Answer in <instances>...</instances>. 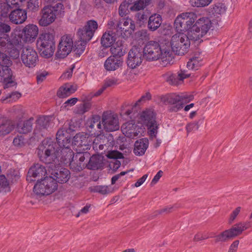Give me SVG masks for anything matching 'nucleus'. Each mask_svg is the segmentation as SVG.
<instances>
[{
  "label": "nucleus",
  "instance_id": "55",
  "mask_svg": "<svg viewBox=\"0 0 252 252\" xmlns=\"http://www.w3.org/2000/svg\"><path fill=\"white\" fill-rule=\"evenodd\" d=\"M199 122L196 121L188 124L186 127L187 132L189 133L192 131L197 130L199 127Z\"/></svg>",
  "mask_w": 252,
  "mask_h": 252
},
{
  "label": "nucleus",
  "instance_id": "53",
  "mask_svg": "<svg viewBox=\"0 0 252 252\" xmlns=\"http://www.w3.org/2000/svg\"><path fill=\"white\" fill-rule=\"evenodd\" d=\"M50 8H54V13L55 14V16L56 17L58 15H62L64 13V6L63 4L61 3H59L56 4L54 6H50Z\"/></svg>",
  "mask_w": 252,
  "mask_h": 252
},
{
  "label": "nucleus",
  "instance_id": "9",
  "mask_svg": "<svg viewBox=\"0 0 252 252\" xmlns=\"http://www.w3.org/2000/svg\"><path fill=\"white\" fill-rule=\"evenodd\" d=\"M197 19L194 12H184L179 15L174 21V27L177 31H187L192 29Z\"/></svg>",
  "mask_w": 252,
  "mask_h": 252
},
{
  "label": "nucleus",
  "instance_id": "13",
  "mask_svg": "<svg viewBox=\"0 0 252 252\" xmlns=\"http://www.w3.org/2000/svg\"><path fill=\"white\" fill-rule=\"evenodd\" d=\"M12 62L9 56L0 51V77L2 79H12L15 77L10 67Z\"/></svg>",
  "mask_w": 252,
  "mask_h": 252
},
{
  "label": "nucleus",
  "instance_id": "47",
  "mask_svg": "<svg viewBox=\"0 0 252 252\" xmlns=\"http://www.w3.org/2000/svg\"><path fill=\"white\" fill-rule=\"evenodd\" d=\"M92 191L105 195L110 192V189L106 186H96L92 188Z\"/></svg>",
  "mask_w": 252,
  "mask_h": 252
},
{
  "label": "nucleus",
  "instance_id": "62",
  "mask_svg": "<svg viewBox=\"0 0 252 252\" xmlns=\"http://www.w3.org/2000/svg\"><path fill=\"white\" fill-rule=\"evenodd\" d=\"M151 98V95L149 93L147 92L146 93V94L141 97L140 99L138 100V101H136V102L135 103L134 106H137L139 105V103L141 102H145L146 100H150Z\"/></svg>",
  "mask_w": 252,
  "mask_h": 252
},
{
  "label": "nucleus",
  "instance_id": "1",
  "mask_svg": "<svg viewBox=\"0 0 252 252\" xmlns=\"http://www.w3.org/2000/svg\"><path fill=\"white\" fill-rule=\"evenodd\" d=\"M57 144L51 139H45L37 150L40 160L46 164H53L55 167L62 164H68L72 168L74 166V157L70 149V137L66 130L59 129L56 134Z\"/></svg>",
  "mask_w": 252,
  "mask_h": 252
},
{
  "label": "nucleus",
  "instance_id": "39",
  "mask_svg": "<svg viewBox=\"0 0 252 252\" xmlns=\"http://www.w3.org/2000/svg\"><path fill=\"white\" fill-rule=\"evenodd\" d=\"M21 96V94L20 93L14 92L5 96H2L0 99V101L3 103H11L17 100Z\"/></svg>",
  "mask_w": 252,
  "mask_h": 252
},
{
  "label": "nucleus",
  "instance_id": "61",
  "mask_svg": "<svg viewBox=\"0 0 252 252\" xmlns=\"http://www.w3.org/2000/svg\"><path fill=\"white\" fill-rule=\"evenodd\" d=\"M10 26L3 22H0V33L7 34L11 31Z\"/></svg>",
  "mask_w": 252,
  "mask_h": 252
},
{
  "label": "nucleus",
  "instance_id": "29",
  "mask_svg": "<svg viewBox=\"0 0 252 252\" xmlns=\"http://www.w3.org/2000/svg\"><path fill=\"white\" fill-rule=\"evenodd\" d=\"M149 146V140L144 138L137 140L134 144L133 152L137 156L143 155Z\"/></svg>",
  "mask_w": 252,
  "mask_h": 252
},
{
  "label": "nucleus",
  "instance_id": "60",
  "mask_svg": "<svg viewBox=\"0 0 252 252\" xmlns=\"http://www.w3.org/2000/svg\"><path fill=\"white\" fill-rule=\"evenodd\" d=\"M8 51L10 56L14 59H17L19 58L20 53L19 50L17 49L16 47H13L11 48H6Z\"/></svg>",
  "mask_w": 252,
  "mask_h": 252
},
{
  "label": "nucleus",
  "instance_id": "2",
  "mask_svg": "<svg viewBox=\"0 0 252 252\" xmlns=\"http://www.w3.org/2000/svg\"><path fill=\"white\" fill-rule=\"evenodd\" d=\"M172 52L169 47H161L158 42L150 41L143 49V55L149 61L161 60L169 62L172 59Z\"/></svg>",
  "mask_w": 252,
  "mask_h": 252
},
{
  "label": "nucleus",
  "instance_id": "23",
  "mask_svg": "<svg viewBox=\"0 0 252 252\" xmlns=\"http://www.w3.org/2000/svg\"><path fill=\"white\" fill-rule=\"evenodd\" d=\"M123 61L121 58L110 56L104 63V67L107 70L114 71L122 66Z\"/></svg>",
  "mask_w": 252,
  "mask_h": 252
},
{
  "label": "nucleus",
  "instance_id": "28",
  "mask_svg": "<svg viewBox=\"0 0 252 252\" xmlns=\"http://www.w3.org/2000/svg\"><path fill=\"white\" fill-rule=\"evenodd\" d=\"M117 40V35L114 32L108 31L103 34L101 43L103 47H109L112 46Z\"/></svg>",
  "mask_w": 252,
  "mask_h": 252
},
{
  "label": "nucleus",
  "instance_id": "45",
  "mask_svg": "<svg viewBox=\"0 0 252 252\" xmlns=\"http://www.w3.org/2000/svg\"><path fill=\"white\" fill-rule=\"evenodd\" d=\"M10 112L14 113L19 118L23 117L25 113V111L21 105H15L12 107Z\"/></svg>",
  "mask_w": 252,
  "mask_h": 252
},
{
  "label": "nucleus",
  "instance_id": "41",
  "mask_svg": "<svg viewBox=\"0 0 252 252\" xmlns=\"http://www.w3.org/2000/svg\"><path fill=\"white\" fill-rule=\"evenodd\" d=\"M9 182L4 175L0 176V192L10 191Z\"/></svg>",
  "mask_w": 252,
  "mask_h": 252
},
{
  "label": "nucleus",
  "instance_id": "36",
  "mask_svg": "<svg viewBox=\"0 0 252 252\" xmlns=\"http://www.w3.org/2000/svg\"><path fill=\"white\" fill-rule=\"evenodd\" d=\"M215 242H226L234 238L230 229L226 230L215 236Z\"/></svg>",
  "mask_w": 252,
  "mask_h": 252
},
{
  "label": "nucleus",
  "instance_id": "7",
  "mask_svg": "<svg viewBox=\"0 0 252 252\" xmlns=\"http://www.w3.org/2000/svg\"><path fill=\"white\" fill-rule=\"evenodd\" d=\"M57 181L51 177H46L37 182L33 187V192L39 196L48 195L57 189Z\"/></svg>",
  "mask_w": 252,
  "mask_h": 252
},
{
  "label": "nucleus",
  "instance_id": "58",
  "mask_svg": "<svg viewBox=\"0 0 252 252\" xmlns=\"http://www.w3.org/2000/svg\"><path fill=\"white\" fill-rule=\"evenodd\" d=\"M100 120V116L98 115L94 116L92 119L88 122V126L90 128H94L96 124Z\"/></svg>",
  "mask_w": 252,
  "mask_h": 252
},
{
  "label": "nucleus",
  "instance_id": "50",
  "mask_svg": "<svg viewBox=\"0 0 252 252\" xmlns=\"http://www.w3.org/2000/svg\"><path fill=\"white\" fill-rule=\"evenodd\" d=\"M107 157L109 158L113 159V160H117L118 159H122L124 158L122 153L118 151H111L108 152Z\"/></svg>",
  "mask_w": 252,
  "mask_h": 252
},
{
  "label": "nucleus",
  "instance_id": "52",
  "mask_svg": "<svg viewBox=\"0 0 252 252\" xmlns=\"http://www.w3.org/2000/svg\"><path fill=\"white\" fill-rule=\"evenodd\" d=\"M78 101V98L76 97H72L67 99L62 105L61 108L62 109H68V107H71L75 105Z\"/></svg>",
  "mask_w": 252,
  "mask_h": 252
},
{
  "label": "nucleus",
  "instance_id": "19",
  "mask_svg": "<svg viewBox=\"0 0 252 252\" xmlns=\"http://www.w3.org/2000/svg\"><path fill=\"white\" fill-rule=\"evenodd\" d=\"M46 174L45 167L40 164H35L29 170L27 176V180L29 182H33L36 178L44 176Z\"/></svg>",
  "mask_w": 252,
  "mask_h": 252
},
{
  "label": "nucleus",
  "instance_id": "26",
  "mask_svg": "<svg viewBox=\"0 0 252 252\" xmlns=\"http://www.w3.org/2000/svg\"><path fill=\"white\" fill-rule=\"evenodd\" d=\"M136 127L137 126L133 121H129L122 126L121 130L126 136L133 138L138 134L136 130Z\"/></svg>",
  "mask_w": 252,
  "mask_h": 252
},
{
  "label": "nucleus",
  "instance_id": "63",
  "mask_svg": "<svg viewBox=\"0 0 252 252\" xmlns=\"http://www.w3.org/2000/svg\"><path fill=\"white\" fill-rule=\"evenodd\" d=\"M121 162L117 160H113L109 163V167L114 171H116L121 166Z\"/></svg>",
  "mask_w": 252,
  "mask_h": 252
},
{
  "label": "nucleus",
  "instance_id": "11",
  "mask_svg": "<svg viewBox=\"0 0 252 252\" xmlns=\"http://www.w3.org/2000/svg\"><path fill=\"white\" fill-rule=\"evenodd\" d=\"M98 28L97 22L94 20L88 21L85 26L79 28L77 32V35L79 40L85 42L89 41L93 36L94 32Z\"/></svg>",
  "mask_w": 252,
  "mask_h": 252
},
{
  "label": "nucleus",
  "instance_id": "30",
  "mask_svg": "<svg viewBox=\"0 0 252 252\" xmlns=\"http://www.w3.org/2000/svg\"><path fill=\"white\" fill-rule=\"evenodd\" d=\"M110 52L112 56L121 58L126 53V48L122 40L118 39L116 42L111 46Z\"/></svg>",
  "mask_w": 252,
  "mask_h": 252
},
{
  "label": "nucleus",
  "instance_id": "5",
  "mask_svg": "<svg viewBox=\"0 0 252 252\" xmlns=\"http://www.w3.org/2000/svg\"><path fill=\"white\" fill-rule=\"evenodd\" d=\"M192 40L189 34L187 35L182 32L173 34L170 39V45L173 52L178 55H183L187 53L190 45V40Z\"/></svg>",
  "mask_w": 252,
  "mask_h": 252
},
{
  "label": "nucleus",
  "instance_id": "38",
  "mask_svg": "<svg viewBox=\"0 0 252 252\" xmlns=\"http://www.w3.org/2000/svg\"><path fill=\"white\" fill-rule=\"evenodd\" d=\"M22 34L20 35H13L11 34L10 36H9V39L7 41V44L6 45V48H11L13 47H17L21 46L22 44Z\"/></svg>",
  "mask_w": 252,
  "mask_h": 252
},
{
  "label": "nucleus",
  "instance_id": "24",
  "mask_svg": "<svg viewBox=\"0 0 252 252\" xmlns=\"http://www.w3.org/2000/svg\"><path fill=\"white\" fill-rule=\"evenodd\" d=\"M15 127L14 123L6 117H0V136L5 135L12 131Z\"/></svg>",
  "mask_w": 252,
  "mask_h": 252
},
{
  "label": "nucleus",
  "instance_id": "17",
  "mask_svg": "<svg viewBox=\"0 0 252 252\" xmlns=\"http://www.w3.org/2000/svg\"><path fill=\"white\" fill-rule=\"evenodd\" d=\"M38 34V28L36 25H28L22 30V40L25 43H32L35 40Z\"/></svg>",
  "mask_w": 252,
  "mask_h": 252
},
{
  "label": "nucleus",
  "instance_id": "32",
  "mask_svg": "<svg viewBox=\"0 0 252 252\" xmlns=\"http://www.w3.org/2000/svg\"><path fill=\"white\" fill-rule=\"evenodd\" d=\"M161 22L162 18L159 14H153L149 18L148 28L151 31H155L160 27Z\"/></svg>",
  "mask_w": 252,
  "mask_h": 252
},
{
  "label": "nucleus",
  "instance_id": "8",
  "mask_svg": "<svg viewBox=\"0 0 252 252\" xmlns=\"http://www.w3.org/2000/svg\"><path fill=\"white\" fill-rule=\"evenodd\" d=\"M140 119L142 124L147 126L150 137H156L159 125L156 120V114L154 111L150 109L143 111L140 114Z\"/></svg>",
  "mask_w": 252,
  "mask_h": 252
},
{
  "label": "nucleus",
  "instance_id": "14",
  "mask_svg": "<svg viewBox=\"0 0 252 252\" xmlns=\"http://www.w3.org/2000/svg\"><path fill=\"white\" fill-rule=\"evenodd\" d=\"M21 57L23 63L29 67L35 66L38 61L37 53L32 48L29 46L23 49Z\"/></svg>",
  "mask_w": 252,
  "mask_h": 252
},
{
  "label": "nucleus",
  "instance_id": "3",
  "mask_svg": "<svg viewBox=\"0 0 252 252\" xmlns=\"http://www.w3.org/2000/svg\"><path fill=\"white\" fill-rule=\"evenodd\" d=\"M193 99L194 95L187 93L168 94L161 97V100L164 103L173 105L171 110L174 112L182 109L185 104L189 103Z\"/></svg>",
  "mask_w": 252,
  "mask_h": 252
},
{
  "label": "nucleus",
  "instance_id": "18",
  "mask_svg": "<svg viewBox=\"0 0 252 252\" xmlns=\"http://www.w3.org/2000/svg\"><path fill=\"white\" fill-rule=\"evenodd\" d=\"M54 11V8L50 6L44 7L41 12V17L39 20V24L45 27L52 23L56 18Z\"/></svg>",
  "mask_w": 252,
  "mask_h": 252
},
{
  "label": "nucleus",
  "instance_id": "31",
  "mask_svg": "<svg viewBox=\"0 0 252 252\" xmlns=\"http://www.w3.org/2000/svg\"><path fill=\"white\" fill-rule=\"evenodd\" d=\"M117 81L118 80H107L101 88L99 89L96 93L94 94L92 93H90L87 98H83V101H89L94 96H98L100 95L106 88L114 86L120 83L118 82Z\"/></svg>",
  "mask_w": 252,
  "mask_h": 252
},
{
  "label": "nucleus",
  "instance_id": "10",
  "mask_svg": "<svg viewBox=\"0 0 252 252\" xmlns=\"http://www.w3.org/2000/svg\"><path fill=\"white\" fill-rule=\"evenodd\" d=\"M73 35L72 34H65L61 38L57 56L60 58H64L67 56L73 48Z\"/></svg>",
  "mask_w": 252,
  "mask_h": 252
},
{
  "label": "nucleus",
  "instance_id": "51",
  "mask_svg": "<svg viewBox=\"0 0 252 252\" xmlns=\"http://www.w3.org/2000/svg\"><path fill=\"white\" fill-rule=\"evenodd\" d=\"M179 79H186L188 78H196L197 76H195L194 74L190 71L188 70H180L178 73Z\"/></svg>",
  "mask_w": 252,
  "mask_h": 252
},
{
  "label": "nucleus",
  "instance_id": "12",
  "mask_svg": "<svg viewBox=\"0 0 252 252\" xmlns=\"http://www.w3.org/2000/svg\"><path fill=\"white\" fill-rule=\"evenodd\" d=\"M72 146L76 151H85L90 149L92 140L87 134L79 133L74 136Z\"/></svg>",
  "mask_w": 252,
  "mask_h": 252
},
{
  "label": "nucleus",
  "instance_id": "64",
  "mask_svg": "<svg viewBox=\"0 0 252 252\" xmlns=\"http://www.w3.org/2000/svg\"><path fill=\"white\" fill-rule=\"evenodd\" d=\"M241 210V207H238L236 208L232 213V214L230 215L229 222V223H231L233 220H235V219L236 218L237 215L239 214Z\"/></svg>",
  "mask_w": 252,
  "mask_h": 252
},
{
  "label": "nucleus",
  "instance_id": "54",
  "mask_svg": "<svg viewBox=\"0 0 252 252\" xmlns=\"http://www.w3.org/2000/svg\"><path fill=\"white\" fill-rule=\"evenodd\" d=\"M98 139H99V148L100 150H103L104 148V147H107V144L108 142V138L106 136L104 135H99L97 136Z\"/></svg>",
  "mask_w": 252,
  "mask_h": 252
},
{
  "label": "nucleus",
  "instance_id": "16",
  "mask_svg": "<svg viewBox=\"0 0 252 252\" xmlns=\"http://www.w3.org/2000/svg\"><path fill=\"white\" fill-rule=\"evenodd\" d=\"M102 124L106 131H116L120 127L117 116L108 112L103 113Z\"/></svg>",
  "mask_w": 252,
  "mask_h": 252
},
{
  "label": "nucleus",
  "instance_id": "49",
  "mask_svg": "<svg viewBox=\"0 0 252 252\" xmlns=\"http://www.w3.org/2000/svg\"><path fill=\"white\" fill-rule=\"evenodd\" d=\"M230 230L234 238L242 233V232L244 230L240 222L234 225L230 229Z\"/></svg>",
  "mask_w": 252,
  "mask_h": 252
},
{
  "label": "nucleus",
  "instance_id": "6",
  "mask_svg": "<svg viewBox=\"0 0 252 252\" xmlns=\"http://www.w3.org/2000/svg\"><path fill=\"white\" fill-rule=\"evenodd\" d=\"M212 27V23L209 18H200L196 21L191 30L189 32V35L193 40H198L206 35Z\"/></svg>",
  "mask_w": 252,
  "mask_h": 252
},
{
  "label": "nucleus",
  "instance_id": "20",
  "mask_svg": "<svg viewBox=\"0 0 252 252\" xmlns=\"http://www.w3.org/2000/svg\"><path fill=\"white\" fill-rule=\"evenodd\" d=\"M49 117L46 116L39 117L36 120L34 133L37 136H43L49 124Z\"/></svg>",
  "mask_w": 252,
  "mask_h": 252
},
{
  "label": "nucleus",
  "instance_id": "43",
  "mask_svg": "<svg viewBox=\"0 0 252 252\" xmlns=\"http://www.w3.org/2000/svg\"><path fill=\"white\" fill-rule=\"evenodd\" d=\"M12 8L5 1L0 3V15L3 17H6L10 10Z\"/></svg>",
  "mask_w": 252,
  "mask_h": 252
},
{
  "label": "nucleus",
  "instance_id": "46",
  "mask_svg": "<svg viewBox=\"0 0 252 252\" xmlns=\"http://www.w3.org/2000/svg\"><path fill=\"white\" fill-rule=\"evenodd\" d=\"M132 0H125V1L121 4L119 10V14L121 16H123L127 13L128 5Z\"/></svg>",
  "mask_w": 252,
  "mask_h": 252
},
{
  "label": "nucleus",
  "instance_id": "33",
  "mask_svg": "<svg viewBox=\"0 0 252 252\" xmlns=\"http://www.w3.org/2000/svg\"><path fill=\"white\" fill-rule=\"evenodd\" d=\"M89 161L86 165L88 169L92 170L98 169L102 165V157L99 155H94L90 157Z\"/></svg>",
  "mask_w": 252,
  "mask_h": 252
},
{
  "label": "nucleus",
  "instance_id": "56",
  "mask_svg": "<svg viewBox=\"0 0 252 252\" xmlns=\"http://www.w3.org/2000/svg\"><path fill=\"white\" fill-rule=\"evenodd\" d=\"M8 39V34L0 33V48H6V45L7 44Z\"/></svg>",
  "mask_w": 252,
  "mask_h": 252
},
{
  "label": "nucleus",
  "instance_id": "35",
  "mask_svg": "<svg viewBox=\"0 0 252 252\" xmlns=\"http://www.w3.org/2000/svg\"><path fill=\"white\" fill-rule=\"evenodd\" d=\"M226 9L223 3L220 2L216 3L211 6L208 9L210 15H221L225 12Z\"/></svg>",
  "mask_w": 252,
  "mask_h": 252
},
{
  "label": "nucleus",
  "instance_id": "40",
  "mask_svg": "<svg viewBox=\"0 0 252 252\" xmlns=\"http://www.w3.org/2000/svg\"><path fill=\"white\" fill-rule=\"evenodd\" d=\"M150 0H139L136 2L130 8L132 11H139L145 8L150 2Z\"/></svg>",
  "mask_w": 252,
  "mask_h": 252
},
{
  "label": "nucleus",
  "instance_id": "57",
  "mask_svg": "<svg viewBox=\"0 0 252 252\" xmlns=\"http://www.w3.org/2000/svg\"><path fill=\"white\" fill-rule=\"evenodd\" d=\"M27 7L31 11H36L38 8V0H30L27 3Z\"/></svg>",
  "mask_w": 252,
  "mask_h": 252
},
{
  "label": "nucleus",
  "instance_id": "22",
  "mask_svg": "<svg viewBox=\"0 0 252 252\" xmlns=\"http://www.w3.org/2000/svg\"><path fill=\"white\" fill-rule=\"evenodd\" d=\"M77 153L74 156V166L71 168H74L76 170H82L84 166L83 162L86 158H89L90 154L85 151H76Z\"/></svg>",
  "mask_w": 252,
  "mask_h": 252
},
{
  "label": "nucleus",
  "instance_id": "21",
  "mask_svg": "<svg viewBox=\"0 0 252 252\" xmlns=\"http://www.w3.org/2000/svg\"><path fill=\"white\" fill-rule=\"evenodd\" d=\"M9 18L10 21L13 24H22L27 18V12L22 9H15L9 14Z\"/></svg>",
  "mask_w": 252,
  "mask_h": 252
},
{
  "label": "nucleus",
  "instance_id": "15",
  "mask_svg": "<svg viewBox=\"0 0 252 252\" xmlns=\"http://www.w3.org/2000/svg\"><path fill=\"white\" fill-rule=\"evenodd\" d=\"M142 55L137 48H133L128 52L127 64L131 68L130 73L131 74V77L134 78L132 74L134 73L133 69L139 66L142 63Z\"/></svg>",
  "mask_w": 252,
  "mask_h": 252
},
{
  "label": "nucleus",
  "instance_id": "42",
  "mask_svg": "<svg viewBox=\"0 0 252 252\" xmlns=\"http://www.w3.org/2000/svg\"><path fill=\"white\" fill-rule=\"evenodd\" d=\"M213 0H190L191 6L196 7H204L209 5Z\"/></svg>",
  "mask_w": 252,
  "mask_h": 252
},
{
  "label": "nucleus",
  "instance_id": "25",
  "mask_svg": "<svg viewBox=\"0 0 252 252\" xmlns=\"http://www.w3.org/2000/svg\"><path fill=\"white\" fill-rule=\"evenodd\" d=\"M116 29L118 31L120 30L122 32L128 33H131L135 29L134 22L129 18L122 19L117 24Z\"/></svg>",
  "mask_w": 252,
  "mask_h": 252
},
{
  "label": "nucleus",
  "instance_id": "27",
  "mask_svg": "<svg viewBox=\"0 0 252 252\" xmlns=\"http://www.w3.org/2000/svg\"><path fill=\"white\" fill-rule=\"evenodd\" d=\"M77 85L67 83L59 89L57 95L60 98H65L74 93L77 90Z\"/></svg>",
  "mask_w": 252,
  "mask_h": 252
},
{
  "label": "nucleus",
  "instance_id": "4",
  "mask_svg": "<svg viewBox=\"0 0 252 252\" xmlns=\"http://www.w3.org/2000/svg\"><path fill=\"white\" fill-rule=\"evenodd\" d=\"M36 46L42 57L49 58L53 55L56 48L54 35L49 32L40 34L37 38Z\"/></svg>",
  "mask_w": 252,
  "mask_h": 252
},
{
  "label": "nucleus",
  "instance_id": "48",
  "mask_svg": "<svg viewBox=\"0 0 252 252\" xmlns=\"http://www.w3.org/2000/svg\"><path fill=\"white\" fill-rule=\"evenodd\" d=\"M87 42L81 40L75 42L73 48H75L76 53L81 54L84 51Z\"/></svg>",
  "mask_w": 252,
  "mask_h": 252
},
{
  "label": "nucleus",
  "instance_id": "34",
  "mask_svg": "<svg viewBox=\"0 0 252 252\" xmlns=\"http://www.w3.org/2000/svg\"><path fill=\"white\" fill-rule=\"evenodd\" d=\"M33 118H31L22 123H20L17 126L18 131L20 133L26 134L32 131Z\"/></svg>",
  "mask_w": 252,
  "mask_h": 252
},
{
  "label": "nucleus",
  "instance_id": "44",
  "mask_svg": "<svg viewBox=\"0 0 252 252\" xmlns=\"http://www.w3.org/2000/svg\"><path fill=\"white\" fill-rule=\"evenodd\" d=\"M201 65L199 63V59L198 57L193 58L188 62L187 67L189 70L197 69L198 67Z\"/></svg>",
  "mask_w": 252,
  "mask_h": 252
},
{
  "label": "nucleus",
  "instance_id": "37",
  "mask_svg": "<svg viewBox=\"0 0 252 252\" xmlns=\"http://www.w3.org/2000/svg\"><path fill=\"white\" fill-rule=\"evenodd\" d=\"M55 176L56 177L57 180L60 183L63 184L66 183L70 177V173L69 170L66 168H62L59 172L55 173Z\"/></svg>",
  "mask_w": 252,
  "mask_h": 252
},
{
  "label": "nucleus",
  "instance_id": "59",
  "mask_svg": "<svg viewBox=\"0 0 252 252\" xmlns=\"http://www.w3.org/2000/svg\"><path fill=\"white\" fill-rule=\"evenodd\" d=\"M13 144L17 147H22L24 145L25 139L23 136L18 135L14 138L13 141Z\"/></svg>",
  "mask_w": 252,
  "mask_h": 252
}]
</instances>
